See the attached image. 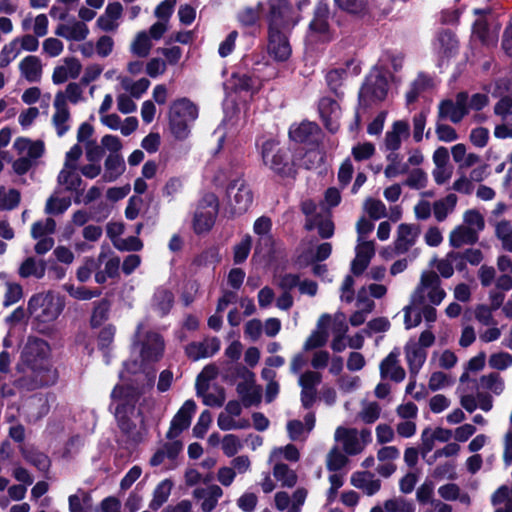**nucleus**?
<instances>
[{
  "mask_svg": "<svg viewBox=\"0 0 512 512\" xmlns=\"http://www.w3.org/2000/svg\"><path fill=\"white\" fill-rule=\"evenodd\" d=\"M82 154L81 146L75 144L65 155L63 168L58 175V184L68 191H75L81 186L82 180L77 172V164Z\"/></svg>",
  "mask_w": 512,
  "mask_h": 512,
  "instance_id": "f8f14e48",
  "label": "nucleus"
},
{
  "mask_svg": "<svg viewBox=\"0 0 512 512\" xmlns=\"http://www.w3.org/2000/svg\"><path fill=\"white\" fill-rule=\"evenodd\" d=\"M495 512H512V497L506 486H501L492 496Z\"/></svg>",
  "mask_w": 512,
  "mask_h": 512,
  "instance_id": "13d9d810",
  "label": "nucleus"
},
{
  "mask_svg": "<svg viewBox=\"0 0 512 512\" xmlns=\"http://www.w3.org/2000/svg\"><path fill=\"white\" fill-rule=\"evenodd\" d=\"M355 254V258L351 263V271L355 275H360L368 267L375 254L374 242L361 240V238L358 239Z\"/></svg>",
  "mask_w": 512,
  "mask_h": 512,
  "instance_id": "5701e85b",
  "label": "nucleus"
},
{
  "mask_svg": "<svg viewBox=\"0 0 512 512\" xmlns=\"http://www.w3.org/2000/svg\"><path fill=\"white\" fill-rule=\"evenodd\" d=\"M52 125L58 137H63L71 128V112L69 105H63L53 100Z\"/></svg>",
  "mask_w": 512,
  "mask_h": 512,
  "instance_id": "473e14b6",
  "label": "nucleus"
},
{
  "mask_svg": "<svg viewBox=\"0 0 512 512\" xmlns=\"http://www.w3.org/2000/svg\"><path fill=\"white\" fill-rule=\"evenodd\" d=\"M334 440L341 445L345 454L354 456L360 454L371 442V431L338 426L334 432Z\"/></svg>",
  "mask_w": 512,
  "mask_h": 512,
  "instance_id": "6e6552de",
  "label": "nucleus"
},
{
  "mask_svg": "<svg viewBox=\"0 0 512 512\" xmlns=\"http://www.w3.org/2000/svg\"><path fill=\"white\" fill-rule=\"evenodd\" d=\"M173 483L165 479L161 481L153 492V498L150 501L149 508L153 511H157L169 498Z\"/></svg>",
  "mask_w": 512,
  "mask_h": 512,
  "instance_id": "603ef678",
  "label": "nucleus"
},
{
  "mask_svg": "<svg viewBox=\"0 0 512 512\" xmlns=\"http://www.w3.org/2000/svg\"><path fill=\"white\" fill-rule=\"evenodd\" d=\"M500 29V23L491 13H487L475 21L473 36L487 46L494 45L498 40Z\"/></svg>",
  "mask_w": 512,
  "mask_h": 512,
  "instance_id": "2eb2a0df",
  "label": "nucleus"
},
{
  "mask_svg": "<svg viewBox=\"0 0 512 512\" xmlns=\"http://www.w3.org/2000/svg\"><path fill=\"white\" fill-rule=\"evenodd\" d=\"M400 352L398 349L391 351L380 364V374L383 379H390L395 382H401L405 378V370L399 363Z\"/></svg>",
  "mask_w": 512,
  "mask_h": 512,
  "instance_id": "a878e982",
  "label": "nucleus"
},
{
  "mask_svg": "<svg viewBox=\"0 0 512 512\" xmlns=\"http://www.w3.org/2000/svg\"><path fill=\"white\" fill-rule=\"evenodd\" d=\"M123 89L130 93L131 97L140 98L149 88L150 81L146 78H141L137 81L124 77L121 79Z\"/></svg>",
  "mask_w": 512,
  "mask_h": 512,
  "instance_id": "680f3d73",
  "label": "nucleus"
},
{
  "mask_svg": "<svg viewBox=\"0 0 512 512\" xmlns=\"http://www.w3.org/2000/svg\"><path fill=\"white\" fill-rule=\"evenodd\" d=\"M318 108L326 128L331 132H336L339 128V119L341 117V108L337 101L329 97H323L319 101Z\"/></svg>",
  "mask_w": 512,
  "mask_h": 512,
  "instance_id": "4be33fe9",
  "label": "nucleus"
},
{
  "mask_svg": "<svg viewBox=\"0 0 512 512\" xmlns=\"http://www.w3.org/2000/svg\"><path fill=\"white\" fill-rule=\"evenodd\" d=\"M21 195L16 189L0 187V210H12L20 203Z\"/></svg>",
  "mask_w": 512,
  "mask_h": 512,
  "instance_id": "0e129e2a",
  "label": "nucleus"
},
{
  "mask_svg": "<svg viewBox=\"0 0 512 512\" xmlns=\"http://www.w3.org/2000/svg\"><path fill=\"white\" fill-rule=\"evenodd\" d=\"M13 148L18 156H22L33 162H36L44 153V145L41 141H31L27 138L16 139Z\"/></svg>",
  "mask_w": 512,
  "mask_h": 512,
  "instance_id": "e433bc0d",
  "label": "nucleus"
},
{
  "mask_svg": "<svg viewBox=\"0 0 512 512\" xmlns=\"http://www.w3.org/2000/svg\"><path fill=\"white\" fill-rule=\"evenodd\" d=\"M468 113V94L458 93L455 101L443 100L439 104L438 116L453 123H459Z\"/></svg>",
  "mask_w": 512,
  "mask_h": 512,
  "instance_id": "dca6fc26",
  "label": "nucleus"
},
{
  "mask_svg": "<svg viewBox=\"0 0 512 512\" xmlns=\"http://www.w3.org/2000/svg\"><path fill=\"white\" fill-rule=\"evenodd\" d=\"M331 317L327 314L322 315L317 323V329L308 337L304 343V350L308 351L323 346L328 339L327 326Z\"/></svg>",
  "mask_w": 512,
  "mask_h": 512,
  "instance_id": "ea45409f",
  "label": "nucleus"
},
{
  "mask_svg": "<svg viewBox=\"0 0 512 512\" xmlns=\"http://www.w3.org/2000/svg\"><path fill=\"white\" fill-rule=\"evenodd\" d=\"M254 377V374L249 372L248 379L237 385V391L245 407L257 405L261 401L262 389L255 384Z\"/></svg>",
  "mask_w": 512,
  "mask_h": 512,
  "instance_id": "7c9ffc66",
  "label": "nucleus"
},
{
  "mask_svg": "<svg viewBox=\"0 0 512 512\" xmlns=\"http://www.w3.org/2000/svg\"><path fill=\"white\" fill-rule=\"evenodd\" d=\"M259 81L245 73H235L225 84L226 91L235 93H254L259 88Z\"/></svg>",
  "mask_w": 512,
  "mask_h": 512,
  "instance_id": "2f4dec72",
  "label": "nucleus"
},
{
  "mask_svg": "<svg viewBox=\"0 0 512 512\" xmlns=\"http://www.w3.org/2000/svg\"><path fill=\"white\" fill-rule=\"evenodd\" d=\"M220 349V341L216 337L207 338L201 342H192L186 346V354L192 360H199L214 355Z\"/></svg>",
  "mask_w": 512,
  "mask_h": 512,
  "instance_id": "c756f323",
  "label": "nucleus"
},
{
  "mask_svg": "<svg viewBox=\"0 0 512 512\" xmlns=\"http://www.w3.org/2000/svg\"><path fill=\"white\" fill-rule=\"evenodd\" d=\"M479 391L476 395L465 394L460 398V404L468 413L476 409L489 412L493 408V395L499 396L505 389V382L501 375L495 372L483 375L479 379Z\"/></svg>",
  "mask_w": 512,
  "mask_h": 512,
  "instance_id": "7ed1b4c3",
  "label": "nucleus"
},
{
  "mask_svg": "<svg viewBox=\"0 0 512 512\" xmlns=\"http://www.w3.org/2000/svg\"><path fill=\"white\" fill-rule=\"evenodd\" d=\"M64 308V297L52 290L37 293L28 302V311L38 323L46 324L55 321Z\"/></svg>",
  "mask_w": 512,
  "mask_h": 512,
  "instance_id": "20e7f679",
  "label": "nucleus"
},
{
  "mask_svg": "<svg viewBox=\"0 0 512 512\" xmlns=\"http://www.w3.org/2000/svg\"><path fill=\"white\" fill-rule=\"evenodd\" d=\"M410 126L407 121L397 120L395 121L391 129L388 130L384 138V147L390 153H396L400 149L403 139L409 136Z\"/></svg>",
  "mask_w": 512,
  "mask_h": 512,
  "instance_id": "393cba45",
  "label": "nucleus"
},
{
  "mask_svg": "<svg viewBox=\"0 0 512 512\" xmlns=\"http://www.w3.org/2000/svg\"><path fill=\"white\" fill-rule=\"evenodd\" d=\"M392 78L376 67L367 76L360 90V97L368 101H382L388 92V84Z\"/></svg>",
  "mask_w": 512,
  "mask_h": 512,
  "instance_id": "ddd939ff",
  "label": "nucleus"
},
{
  "mask_svg": "<svg viewBox=\"0 0 512 512\" xmlns=\"http://www.w3.org/2000/svg\"><path fill=\"white\" fill-rule=\"evenodd\" d=\"M174 303V295L170 289L161 286L156 289L152 298V309L160 316L167 315Z\"/></svg>",
  "mask_w": 512,
  "mask_h": 512,
  "instance_id": "79ce46f5",
  "label": "nucleus"
},
{
  "mask_svg": "<svg viewBox=\"0 0 512 512\" xmlns=\"http://www.w3.org/2000/svg\"><path fill=\"white\" fill-rule=\"evenodd\" d=\"M300 458L299 450L293 444L283 447H275L271 450L268 462H282L283 459L290 462H297Z\"/></svg>",
  "mask_w": 512,
  "mask_h": 512,
  "instance_id": "864d4df0",
  "label": "nucleus"
},
{
  "mask_svg": "<svg viewBox=\"0 0 512 512\" xmlns=\"http://www.w3.org/2000/svg\"><path fill=\"white\" fill-rule=\"evenodd\" d=\"M153 46L152 39L147 31L138 32L130 44V51L133 55L145 58L149 55Z\"/></svg>",
  "mask_w": 512,
  "mask_h": 512,
  "instance_id": "09e8293b",
  "label": "nucleus"
},
{
  "mask_svg": "<svg viewBox=\"0 0 512 512\" xmlns=\"http://www.w3.org/2000/svg\"><path fill=\"white\" fill-rule=\"evenodd\" d=\"M286 31L269 29L268 53L277 61H286L291 55V46L286 37Z\"/></svg>",
  "mask_w": 512,
  "mask_h": 512,
  "instance_id": "aec40b11",
  "label": "nucleus"
},
{
  "mask_svg": "<svg viewBox=\"0 0 512 512\" xmlns=\"http://www.w3.org/2000/svg\"><path fill=\"white\" fill-rule=\"evenodd\" d=\"M164 347V341L158 333L147 331L143 323L138 325L134 348L138 350L141 358L139 369L159 361L163 356Z\"/></svg>",
  "mask_w": 512,
  "mask_h": 512,
  "instance_id": "423d86ee",
  "label": "nucleus"
},
{
  "mask_svg": "<svg viewBox=\"0 0 512 512\" xmlns=\"http://www.w3.org/2000/svg\"><path fill=\"white\" fill-rule=\"evenodd\" d=\"M192 496L200 502V508L203 512H211L215 509L219 499L223 496V490L218 485L207 487H198L194 489Z\"/></svg>",
  "mask_w": 512,
  "mask_h": 512,
  "instance_id": "b1692460",
  "label": "nucleus"
},
{
  "mask_svg": "<svg viewBox=\"0 0 512 512\" xmlns=\"http://www.w3.org/2000/svg\"><path fill=\"white\" fill-rule=\"evenodd\" d=\"M273 465V476L282 486L293 487L297 482V474L283 462H269Z\"/></svg>",
  "mask_w": 512,
  "mask_h": 512,
  "instance_id": "8fccbe9b",
  "label": "nucleus"
},
{
  "mask_svg": "<svg viewBox=\"0 0 512 512\" xmlns=\"http://www.w3.org/2000/svg\"><path fill=\"white\" fill-rule=\"evenodd\" d=\"M381 414V407L377 402L363 401L358 418L365 424L376 422Z\"/></svg>",
  "mask_w": 512,
  "mask_h": 512,
  "instance_id": "052dcab7",
  "label": "nucleus"
},
{
  "mask_svg": "<svg viewBox=\"0 0 512 512\" xmlns=\"http://www.w3.org/2000/svg\"><path fill=\"white\" fill-rule=\"evenodd\" d=\"M219 210L218 198L213 193L205 194L198 202L193 218L195 233L208 232L214 225Z\"/></svg>",
  "mask_w": 512,
  "mask_h": 512,
  "instance_id": "1a4fd4ad",
  "label": "nucleus"
},
{
  "mask_svg": "<svg viewBox=\"0 0 512 512\" xmlns=\"http://www.w3.org/2000/svg\"><path fill=\"white\" fill-rule=\"evenodd\" d=\"M198 117V108L187 98L173 101L169 109V125L172 134L179 140L186 139L190 125Z\"/></svg>",
  "mask_w": 512,
  "mask_h": 512,
  "instance_id": "39448f33",
  "label": "nucleus"
},
{
  "mask_svg": "<svg viewBox=\"0 0 512 512\" xmlns=\"http://www.w3.org/2000/svg\"><path fill=\"white\" fill-rule=\"evenodd\" d=\"M84 87L85 85L81 84V81L70 82L66 85L63 91H58L55 94L54 101L63 105H68L69 103L77 105L84 102L86 100Z\"/></svg>",
  "mask_w": 512,
  "mask_h": 512,
  "instance_id": "c9c22d12",
  "label": "nucleus"
},
{
  "mask_svg": "<svg viewBox=\"0 0 512 512\" xmlns=\"http://www.w3.org/2000/svg\"><path fill=\"white\" fill-rule=\"evenodd\" d=\"M333 38V31L329 23V10L326 5L320 4L314 12V17L309 24L305 42L308 46L328 42Z\"/></svg>",
  "mask_w": 512,
  "mask_h": 512,
  "instance_id": "9d476101",
  "label": "nucleus"
},
{
  "mask_svg": "<svg viewBox=\"0 0 512 512\" xmlns=\"http://www.w3.org/2000/svg\"><path fill=\"white\" fill-rule=\"evenodd\" d=\"M81 71L82 64L76 57H65L54 67L51 79L53 84L60 85L69 79L78 78Z\"/></svg>",
  "mask_w": 512,
  "mask_h": 512,
  "instance_id": "412c9836",
  "label": "nucleus"
},
{
  "mask_svg": "<svg viewBox=\"0 0 512 512\" xmlns=\"http://www.w3.org/2000/svg\"><path fill=\"white\" fill-rule=\"evenodd\" d=\"M262 160L266 167L281 176H292L294 167L288 160L287 152L280 149L274 140H267L262 145Z\"/></svg>",
  "mask_w": 512,
  "mask_h": 512,
  "instance_id": "9b49d317",
  "label": "nucleus"
},
{
  "mask_svg": "<svg viewBox=\"0 0 512 512\" xmlns=\"http://www.w3.org/2000/svg\"><path fill=\"white\" fill-rule=\"evenodd\" d=\"M49 403L45 395H34L25 404V412L29 422H36L49 412Z\"/></svg>",
  "mask_w": 512,
  "mask_h": 512,
  "instance_id": "58836bf2",
  "label": "nucleus"
},
{
  "mask_svg": "<svg viewBox=\"0 0 512 512\" xmlns=\"http://www.w3.org/2000/svg\"><path fill=\"white\" fill-rule=\"evenodd\" d=\"M49 345L42 339L29 338L24 346L21 362L17 369L22 376L16 386L24 390H33L51 385L56 380V372L49 360Z\"/></svg>",
  "mask_w": 512,
  "mask_h": 512,
  "instance_id": "f257e3e1",
  "label": "nucleus"
},
{
  "mask_svg": "<svg viewBox=\"0 0 512 512\" xmlns=\"http://www.w3.org/2000/svg\"><path fill=\"white\" fill-rule=\"evenodd\" d=\"M123 6L120 2H110L104 12L97 18L95 26L106 33H115L120 27Z\"/></svg>",
  "mask_w": 512,
  "mask_h": 512,
  "instance_id": "a211bd4d",
  "label": "nucleus"
},
{
  "mask_svg": "<svg viewBox=\"0 0 512 512\" xmlns=\"http://www.w3.org/2000/svg\"><path fill=\"white\" fill-rule=\"evenodd\" d=\"M419 229L416 225L402 223L398 226L394 250L397 254L407 252L416 242Z\"/></svg>",
  "mask_w": 512,
  "mask_h": 512,
  "instance_id": "bb28decb",
  "label": "nucleus"
},
{
  "mask_svg": "<svg viewBox=\"0 0 512 512\" xmlns=\"http://www.w3.org/2000/svg\"><path fill=\"white\" fill-rule=\"evenodd\" d=\"M466 227L475 232L478 236L485 227L483 215L476 209H469L463 214V222Z\"/></svg>",
  "mask_w": 512,
  "mask_h": 512,
  "instance_id": "e2e57ef3",
  "label": "nucleus"
},
{
  "mask_svg": "<svg viewBox=\"0 0 512 512\" xmlns=\"http://www.w3.org/2000/svg\"><path fill=\"white\" fill-rule=\"evenodd\" d=\"M345 452H341L338 447H333L326 457V466L329 471H339L348 462V458L346 456Z\"/></svg>",
  "mask_w": 512,
  "mask_h": 512,
  "instance_id": "338daca9",
  "label": "nucleus"
},
{
  "mask_svg": "<svg viewBox=\"0 0 512 512\" xmlns=\"http://www.w3.org/2000/svg\"><path fill=\"white\" fill-rule=\"evenodd\" d=\"M438 494L441 498L447 501L459 500L461 503L468 505L470 503V497L466 493H461L458 485L454 483H448L438 488Z\"/></svg>",
  "mask_w": 512,
  "mask_h": 512,
  "instance_id": "6e6d98bb",
  "label": "nucleus"
},
{
  "mask_svg": "<svg viewBox=\"0 0 512 512\" xmlns=\"http://www.w3.org/2000/svg\"><path fill=\"white\" fill-rule=\"evenodd\" d=\"M229 205L231 213L241 215L251 206L253 194L251 189L244 182H236L228 190Z\"/></svg>",
  "mask_w": 512,
  "mask_h": 512,
  "instance_id": "f3484780",
  "label": "nucleus"
},
{
  "mask_svg": "<svg viewBox=\"0 0 512 512\" xmlns=\"http://www.w3.org/2000/svg\"><path fill=\"white\" fill-rule=\"evenodd\" d=\"M388 164L384 174L388 179L395 178L408 172V164L402 163L397 153H389L386 157Z\"/></svg>",
  "mask_w": 512,
  "mask_h": 512,
  "instance_id": "4d7b16f0",
  "label": "nucleus"
},
{
  "mask_svg": "<svg viewBox=\"0 0 512 512\" xmlns=\"http://www.w3.org/2000/svg\"><path fill=\"white\" fill-rule=\"evenodd\" d=\"M497 238L501 241L503 249L512 252V225L509 221L502 220L495 228Z\"/></svg>",
  "mask_w": 512,
  "mask_h": 512,
  "instance_id": "69168bd1",
  "label": "nucleus"
},
{
  "mask_svg": "<svg viewBox=\"0 0 512 512\" xmlns=\"http://www.w3.org/2000/svg\"><path fill=\"white\" fill-rule=\"evenodd\" d=\"M457 201L458 198L455 194H448L446 197L435 201L433 213L436 220L438 222L444 221L454 211Z\"/></svg>",
  "mask_w": 512,
  "mask_h": 512,
  "instance_id": "de8ad7c7",
  "label": "nucleus"
},
{
  "mask_svg": "<svg viewBox=\"0 0 512 512\" xmlns=\"http://www.w3.org/2000/svg\"><path fill=\"white\" fill-rule=\"evenodd\" d=\"M334 323L338 327L335 329L336 336L331 343V348L336 352H341L346 348L345 334L348 330L344 315H336Z\"/></svg>",
  "mask_w": 512,
  "mask_h": 512,
  "instance_id": "bf43d9fd",
  "label": "nucleus"
},
{
  "mask_svg": "<svg viewBox=\"0 0 512 512\" xmlns=\"http://www.w3.org/2000/svg\"><path fill=\"white\" fill-rule=\"evenodd\" d=\"M445 297L446 292L441 287L439 276L433 271H425L411 295V302L413 305H424L428 301L432 305H439Z\"/></svg>",
  "mask_w": 512,
  "mask_h": 512,
  "instance_id": "0eeeda50",
  "label": "nucleus"
},
{
  "mask_svg": "<svg viewBox=\"0 0 512 512\" xmlns=\"http://www.w3.org/2000/svg\"><path fill=\"white\" fill-rule=\"evenodd\" d=\"M269 29L290 30L297 21L292 17V8L287 0H269Z\"/></svg>",
  "mask_w": 512,
  "mask_h": 512,
  "instance_id": "4468645a",
  "label": "nucleus"
},
{
  "mask_svg": "<svg viewBox=\"0 0 512 512\" xmlns=\"http://www.w3.org/2000/svg\"><path fill=\"white\" fill-rule=\"evenodd\" d=\"M479 236L464 224L456 226L449 235V243L454 248L471 245L478 241Z\"/></svg>",
  "mask_w": 512,
  "mask_h": 512,
  "instance_id": "a18cd8bd",
  "label": "nucleus"
},
{
  "mask_svg": "<svg viewBox=\"0 0 512 512\" xmlns=\"http://www.w3.org/2000/svg\"><path fill=\"white\" fill-rule=\"evenodd\" d=\"M196 411V403L189 399L184 402L171 421L167 432L168 439L177 438L191 424L192 416Z\"/></svg>",
  "mask_w": 512,
  "mask_h": 512,
  "instance_id": "6ab92c4d",
  "label": "nucleus"
},
{
  "mask_svg": "<svg viewBox=\"0 0 512 512\" xmlns=\"http://www.w3.org/2000/svg\"><path fill=\"white\" fill-rule=\"evenodd\" d=\"M263 8V4L258 3L254 7H245L241 9L237 14L239 23L246 27L255 25L261 17Z\"/></svg>",
  "mask_w": 512,
  "mask_h": 512,
  "instance_id": "5fc2aeb1",
  "label": "nucleus"
},
{
  "mask_svg": "<svg viewBox=\"0 0 512 512\" xmlns=\"http://www.w3.org/2000/svg\"><path fill=\"white\" fill-rule=\"evenodd\" d=\"M433 49L441 60L448 59L456 54L458 41L451 32L443 31L435 39Z\"/></svg>",
  "mask_w": 512,
  "mask_h": 512,
  "instance_id": "72a5a7b5",
  "label": "nucleus"
},
{
  "mask_svg": "<svg viewBox=\"0 0 512 512\" xmlns=\"http://www.w3.org/2000/svg\"><path fill=\"white\" fill-rule=\"evenodd\" d=\"M384 508L386 512H415L414 504L402 497L385 501Z\"/></svg>",
  "mask_w": 512,
  "mask_h": 512,
  "instance_id": "774afa93",
  "label": "nucleus"
},
{
  "mask_svg": "<svg viewBox=\"0 0 512 512\" xmlns=\"http://www.w3.org/2000/svg\"><path fill=\"white\" fill-rule=\"evenodd\" d=\"M125 171V162L119 153H109L104 162L102 179L105 182H113Z\"/></svg>",
  "mask_w": 512,
  "mask_h": 512,
  "instance_id": "a19ab883",
  "label": "nucleus"
},
{
  "mask_svg": "<svg viewBox=\"0 0 512 512\" xmlns=\"http://www.w3.org/2000/svg\"><path fill=\"white\" fill-rule=\"evenodd\" d=\"M318 131L319 127L316 123L303 121L290 127L289 136L293 141L303 143L311 140Z\"/></svg>",
  "mask_w": 512,
  "mask_h": 512,
  "instance_id": "49530a36",
  "label": "nucleus"
},
{
  "mask_svg": "<svg viewBox=\"0 0 512 512\" xmlns=\"http://www.w3.org/2000/svg\"><path fill=\"white\" fill-rule=\"evenodd\" d=\"M46 273V262L35 257H27L19 266L18 274L21 278L42 279Z\"/></svg>",
  "mask_w": 512,
  "mask_h": 512,
  "instance_id": "c03bdc74",
  "label": "nucleus"
},
{
  "mask_svg": "<svg viewBox=\"0 0 512 512\" xmlns=\"http://www.w3.org/2000/svg\"><path fill=\"white\" fill-rule=\"evenodd\" d=\"M21 77L30 83H37L42 78L43 65L38 56L29 55L19 62Z\"/></svg>",
  "mask_w": 512,
  "mask_h": 512,
  "instance_id": "f704fd0d",
  "label": "nucleus"
},
{
  "mask_svg": "<svg viewBox=\"0 0 512 512\" xmlns=\"http://www.w3.org/2000/svg\"><path fill=\"white\" fill-rule=\"evenodd\" d=\"M403 66V56L401 53L396 52H385L376 68L381 69L386 75L392 78L390 70L392 69L394 72L399 71Z\"/></svg>",
  "mask_w": 512,
  "mask_h": 512,
  "instance_id": "3c124183",
  "label": "nucleus"
},
{
  "mask_svg": "<svg viewBox=\"0 0 512 512\" xmlns=\"http://www.w3.org/2000/svg\"><path fill=\"white\" fill-rule=\"evenodd\" d=\"M142 393V388L120 385L116 386L111 393V407H114L115 417L124 432L129 433L136 427L139 413L135 405Z\"/></svg>",
  "mask_w": 512,
  "mask_h": 512,
  "instance_id": "f03ea898",
  "label": "nucleus"
},
{
  "mask_svg": "<svg viewBox=\"0 0 512 512\" xmlns=\"http://www.w3.org/2000/svg\"><path fill=\"white\" fill-rule=\"evenodd\" d=\"M359 73V67L353 60L347 62L346 68H337L328 72L326 80L328 86L332 91L338 93V88L342 85L344 79L349 75H357Z\"/></svg>",
  "mask_w": 512,
  "mask_h": 512,
  "instance_id": "37998d69",
  "label": "nucleus"
},
{
  "mask_svg": "<svg viewBox=\"0 0 512 512\" xmlns=\"http://www.w3.org/2000/svg\"><path fill=\"white\" fill-rule=\"evenodd\" d=\"M54 33L59 37L65 38L66 40L79 42L85 40L88 37L90 30L86 23L73 20L57 25Z\"/></svg>",
  "mask_w": 512,
  "mask_h": 512,
  "instance_id": "c85d7f7f",
  "label": "nucleus"
},
{
  "mask_svg": "<svg viewBox=\"0 0 512 512\" xmlns=\"http://www.w3.org/2000/svg\"><path fill=\"white\" fill-rule=\"evenodd\" d=\"M404 353L410 373L412 375L418 374L426 361V350L423 349L419 343H416V339L411 338L404 347Z\"/></svg>",
  "mask_w": 512,
  "mask_h": 512,
  "instance_id": "cd10ccee",
  "label": "nucleus"
},
{
  "mask_svg": "<svg viewBox=\"0 0 512 512\" xmlns=\"http://www.w3.org/2000/svg\"><path fill=\"white\" fill-rule=\"evenodd\" d=\"M351 484L362 490L368 496H372L377 493L381 488V482L376 479L373 474L369 472H355L350 478Z\"/></svg>",
  "mask_w": 512,
  "mask_h": 512,
  "instance_id": "4c0bfd02",
  "label": "nucleus"
}]
</instances>
